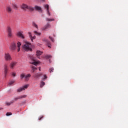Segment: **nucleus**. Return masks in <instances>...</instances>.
I'll return each mask as SVG.
<instances>
[{"label":"nucleus","instance_id":"1","mask_svg":"<svg viewBox=\"0 0 128 128\" xmlns=\"http://www.w3.org/2000/svg\"><path fill=\"white\" fill-rule=\"evenodd\" d=\"M22 48L26 52H32V44L30 42H25V44L22 46Z\"/></svg>","mask_w":128,"mask_h":128},{"label":"nucleus","instance_id":"2","mask_svg":"<svg viewBox=\"0 0 128 128\" xmlns=\"http://www.w3.org/2000/svg\"><path fill=\"white\" fill-rule=\"evenodd\" d=\"M21 8H22V10H26V8L28 10H31L32 12H33L34 10V8H32V6H30V5H27V4H24V3H23V4H22Z\"/></svg>","mask_w":128,"mask_h":128},{"label":"nucleus","instance_id":"3","mask_svg":"<svg viewBox=\"0 0 128 128\" xmlns=\"http://www.w3.org/2000/svg\"><path fill=\"white\" fill-rule=\"evenodd\" d=\"M7 32H8V36L9 38H13L14 35L12 34V30L11 26H7Z\"/></svg>","mask_w":128,"mask_h":128},{"label":"nucleus","instance_id":"4","mask_svg":"<svg viewBox=\"0 0 128 128\" xmlns=\"http://www.w3.org/2000/svg\"><path fill=\"white\" fill-rule=\"evenodd\" d=\"M4 59L6 62H10L12 60V56L9 52H6L4 56Z\"/></svg>","mask_w":128,"mask_h":128},{"label":"nucleus","instance_id":"5","mask_svg":"<svg viewBox=\"0 0 128 128\" xmlns=\"http://www.w3.org/2000/svg\"><path fill=\"white\" fill-rule=\"evenodd\" d=\"M16 48L17 46L15 42H12L10 46V50L14 52V50H16Z\"/></svg>","mask_w":128,"mask_h":128},{"label":"nucleus","instance_id":"6","mask_svg":"<svg viewBox=\"0 0 128 128\" xmlns=\"http://www.w3.org/2000/svg\"><path fill=\"white\" fill-rule=\"evenodd\" d=\"M8 70L9 68L8 64H4V74L5 78H6L7 76V74L8 73Z\"/></svg>","mask_w":128,"mask_h":128},{"label":"nucleus","instance_id":"7","mask_svg":"<svg viewBox=\"0 0 128 128\" xmlns=\"http://www.w3.org/2000/svg\"><path fill=\"white\" fill-rule=\"evenodd\" d=\"M44 8L46 10V12L49 16H50L51 14L50 12V7L48 4H44Z\"/></svg>","mask_w":128,"mask_h":128},{"label":"nucleus","instance_id":"8","mask_svg":"<svg viewBox=\"0 0 128 128\" xmlns=\"http://www.w3.org/2000/svg\"><path fill=\"white\" fill-rule=\"evenodd\" d=\"M16 36L19 38H21L22 39H24L25 38L22 32H18L16 34Z\"/></svg>","mask_w":128,"mask_h":128},{"label":"nucleus","instance_id":"9","mask_svg":"<svg viewBox=\"0 0 128 128\" xmlns=\"http://www.w3.org/2000/svg\"><path fill=\"white\" fill-rule=\"evenodd\" d=\"M6 11L8 14H12L13 12L12 9L11 8V6H7L6 8Z\"/></svg>","mask_w":128,"mask_h":128},{"label":"nucleus","instance_id":"10","mask_svg":"<svg viewBox=\"0 0 128 128\" xmlns=\"http://www.w3.org/2000/svg\"><path fill=\"white\" fill-rule=\"evenodd\" d=\"M16 64H17L16 62H12L10 64V68L12 69H14V66H16Z\"/></svg>","mask_w":128,"mask_h":128},{"label":"nucleus","instance_id":"11","mask_svg":"<svg viewBox=\"0 0 128 128\" xmlns=\"http://www.w3.org/2000/svg\"><path fill=\"white\" fill-rule=\"evenodd\" d=\"M31 77L30 74H24V80L26 82H28Z\"/></svg>","mask_w":128,"mask_h":128},{"label":"nucleus","instance_id":"12","mask_svg":"<svg viewBox=\"0 0 128 128\" xmlns=\"http://www.w3.org/2000/svg\"><path fill=\"white\" fill-rule=\"evenodd\" d=\"M42 75V73H37L34 74V77L35 78H40V76H41Z\"/></svg>","mask_w":128,"mask_h":128},{"label":"nucleus","instance_id":"13","mask_svg":"<svg viewBox=\"0 0 128 128\" xmlns=\"http://www.w3.org/2000/svg\"><path fill=\"white\" fill-rule=\"evenodd\" d=\"M43 54L42 52H41L40 50H37L36 52V56L38 58H40V56Z\"/></svg>","mask_w":128,"mask_h":128},{"label":"nucleus","instance_id":"14","mask_svg":"<svg viewBox=\"0 0 128 128\" xmlns=\"http://www.w3.org/2000/svg\"><path fill=\"white\" fill-rule=\"evenodd\" d=\"M51 28L50 24H46V26H44V28H42V30H48V28Z\"/></svg>","mask_w":128,"mask_h":128},{"label":"nucleus","instance_id":"15","mask_svg":"<svg viewBox=\"0 0 128 128\" xmlns=\"http://www.w3.org/2000/svg\"><path fill=\"white\" fill-rule=\"evenodd\" d=\"M28 34L29 37L30 38L32 42H33L34 40H36V36H32V32H28Z\"/></svg>","mask_w":128,"mask_h":128},{"label":"nucleus","instance_id":"16","mask_svg":"<svg viewBox=\"0 0 128 128\" xmlns=\"http://www.w3.org/2000/svg\"><path fill=\"white\" fill-rule=\"evenodd\" d=\"M26 96H17V98H15L14 100L16 101L18 100H20V98H26Z\"/></svg>","mask_w":128,"mask_h":128},{"label":"nucleus","instance_id":"17","mask_svg":"<svg viewBox=\"0 0 128 128\" xmlns=\"http://www.w3.org/2000/svg\"><path fill=\"white\" fill-rule=\"evenodd\" d=\"M22 46L21 42H17V46L18 48V52H20V46Z\"/></svg>","mask_w":128,"mask_h":128},{"label":"nucleus","instance_id":"18","mask_svg":"<svg viewBox=\"0 0 128 128\" xmlns=\"http://www.w3.org/2000/svg\"><path fill=\"white\" fill-rule=\"evenodd\" d=\"M32 60L34 61V62H32V64H34V66H38V64L40 62L39 60H38V62H36L33 58H32Z\"/></svg>","mask_w":128,"mask_h":128},{"label":"nucleus","instance_id":"19","mask_svg":"<svg viewBox=\"0 0 128 128\" xmlns=\"http://www.w3.org/2000/svg\"><path fill=\"white\" fill-rule=\"evenodd\" d=\"M44 40L46 42L48 48H51V44H50V42H49V40Z\"/></svg>","mask_w":128,"mask_h":128},{"label":"nucleus","instance_id":"20","mask_svg":"<svg viewBox=\"0 0 128 128\" xmlns=\"http://www.w3.org/2000/svg\"><path fill=\"white\" fill-rule=\"evenodd\" d=\"M34 9L36 10H42V8H40V6H38V5H36Z\"/></svg>","mask_w":128,"mask_h":128},{"label":"nucleus","instance_id":"21","mask_svg":"<svg viewBox=\"0 0 128 128\" xmlns=\"http://www.w3.org/2000/svg\"><path fill=\"white\" fill-rule=\"evenodd\" d=\"M32 26H34L35 28H37V29L38 28V24H36V22H33L32 23Z\"/></svg>","mask_w":128,"mask_h":128},{"label":"nucleus","instance_id":"22","mask_svg":"<svg viewBox=\"0 0 128 128\" xmlns=\"http://www.w3.org/2000/svg\"><path fill=\"white\" fill-rule=\"evenodd\" d=\"M20 78H21V80H22V78L25 79V74L23 73V74H20Z\"/></svg>","mask_w":128,"mask_h":128},{"label":"nucleus","instance_id":"23","mask_svg":"<svg viewBox=\"0 0 128 128\" xmlns=\"http://www.w3.org/2000/svg\"><path fill=\"white\" fill-rule=\"evenodd\" d=\"M15 82V80H11L10 82L8 83V86H12V84H14Z\"/></svg>","mask_w":128,"mask_h":128},{"label":"nucleus","instance_id":"24","mask_svg":"<svg viewBox=\"0 0 128 128\" xmlns=\"http://www.w3.org/2000/svg\"><path fill=\"white\" fill-rule=\"evenodd\" d=\"M24 90V88H18V90H17V92H22Z\"/></svg>","mask_w":128,"mask_h":128},{"label":"nucleus","instance_id":"25","mask_svg":"<svg viewBox=\"0 0 128 128\" xmlns=\"http://www.w3.org/2000/svg\"><path fill=\"white\" fill-rule=\"evenodd\" d=\"M13 102H14V100H11L9 102H6V104L7 106H10L12 104H13Z\"/></svg>","mask_w":128,"mask_h":128},{"label":"nucleus","instance_id":"26","mask_svg":"<svg viewBox=\"0 0 128 128\" xmlns=\"http://www.w3.org/2000/svg\"><path fill=\"white\" fill-rule=\"evenodd\" d=\"M46 84L44 82H41L40 86V88H43L44 86H45Z\"/></svg>","mask_w":128,"mask_h":128},{"label":"nucleus","instance_id":"27","mask_svg":"<svg viewBox=\"0 0 128 128\" xmlns=\"http://www.w3.org/2000/svg\"><path fill=\"white\" fill-rule=\"evenodd\" d=\"M36 70H37V68H36L35 66H32V72H34Z\"/></svg>","mask_w":128,"mask_h":128},{"label":"nucleus","instance_id":"28","mask_svg":"<svg viewBox=\"0 0 128 128\" xmlns=\"http://www.w3.org/2000/svg\"><path fill=\"white\" fill-rule=\"evenodd\" d=\"M34 34H35L36 36H40L41 34L40 32H34Z\"/></svg>","mask_w":128,"mask_h":128},{"label":"nucleus","instance_id":"29","mask_svg":"<svg viewBox=\"0 0 128 128\" xmlns=\"http://www.w3.org/2000/svg\"><path fill=\"white\" fill-rule=\"evenodd\" d=\"M49 70H50V72H53L54 70V68H50Z\"/></svg>","mask_w":128,"mask_h":128},{"label":"nucleus","instance_id":"30","mask_svg":"<svg viewBox=\"0 0 128 128\" xmlns=\"http://www.w3.org/2000/svg\"><path fill=\"white\" fill-rule=\"evenodd\" d=\"M13 8H14L15 10H17V8H18V6H17V5H16V4H13Z\"/></svg>","mask_w":128,"mask_h":128},{"label":"nucleus","instance_id":"31","mask_svg":"<svg viewBox=\"0 0 128 128\" xmlns=\"http://www.w3.org/2000/svg\"><path fill=\"white\" fill-rule=\"evenodd\" d=\"M46 20H47L48 22H53L54 20H50V18H46Z\"/></svg>","mask_w":128,"mask_h":128},{"label":"nucleus","instance_id":"32","mask_svg":"<svg viewBox=\"0 0 128 128\" xmlns=\"http://www.w3.org/2000/svg\"><path fill=\"white\" fill-rule=\"evenodd\" d=\"M28 84H26L25 86H24L23 87V88H24V90L25 88H28Z\"/></svg>","mask_w":128,"mask_h":128},{"label":"nucleus","instance_id":"33","mask_svg":"<svg viewBox=\"0 0 128 128\" xmlns=\"http://www.w3.org/2000/svg\"><path fill=\"white\" fill-rule=\"evenodd\" d=\"M49 38H50V40H52V42H54V38H53L50 36Z\"/></svg>","mask_w":128,"mask_h":128},{"label":"nucleus","instance_id":"34","mask_svg":"<svg viewBox=\"0 0 128 128\" xmlns=\"http://www.w3.org/2000/svg\"><path fill=\"white\" fill-rule=\"evenodd\" d=\"M12 114V112H6V116H11Z\"/></svg>","mask_w":128,"mask_h":128},{"label":"nucleus","instance_id":"35","mask_svg":"<svg viewBox=\"0 0 128 128\" xmlns=\"http://www.w3.org/2000/svg\"><path fill=\"white\" fill-rule=\"evenodd\" d=\"M52 58L51 56H46V58Z\"/></svg>","mask_w":128,"mask_h":128},{"label":"nucleus","instance_id":"36","mask_svg":"<svg viewBox=\"0 0 128 128\" xmlns=\"http://www.w3.org/2000/svg\"><path fill=\"white\" fill-rule=\"evenodd\" d=\"M46 78H47V76L46 74H44V78H42V80H45Z\"/></svg>","mask_w":128,"mask_h":128},{"label":"nucleus","instance_id":"37","mask_svg":"<svg viewBox=\"0 0 128 128\" xmlns=\"http://www.w3.org/2000/svg\"><path fill=\"white\" fill-rule=\"evenodd\" d=\"M12 76H16V74L15 72H12Z\"/></svg>","mask_w":128,"mask_h":128},{"label":"nucleus","instance_id":"38","mask_svg":"<svg viewBox=\"0 0 128 128\" xmlns=\"http://www.w3.org/2000/svg\"><path fill=\"white\" fill-rule=\"evenodd\" d=\"M43 118H44L43 116H40V117L38 118L39 120H42Z\"/></svg>","mask_w":128,"mask_h":128},{"label":"nucleus","instance_id":"39","mask_svg":"<svg viewBox=\"0 0 128 128\" xmlns=\"http://www.w3.org/2000/svg\"><path fill=\"white\" fill-rule=\"evenodd\" d=\"M38 70H41V68L40 67L39 68H38Z\"/></svg>","mask_w":128,"mask_h":128},{"label":"nucleus","instance_id":"40","mask_svg":"<svg viewBox=\"0 0 128 128\" xmlns=\"http://www.w3.org/2000/svg\"><path fill=\"white\" fill-rule=\"evenodd\" d=\"M2 110V108H0V110Z\"/></svg>","mask_w":128,"mask_h":128},{"label":"nucleus","instance_id":"41","mask_svg":"<svg viewBox=\"0 0 128 128\" xmlns=\"http://www.w3.org/2000/svg\"><path fill=\"white\" fill-rule=\"evenodd\" d=\"M50 62V60H49Z\"/></svg>","mask_w":128,"mask_h":128},{"label":"nucleus","instance_id":"42","mask_svg":"<svg viewBox=\"0 0 128 128\" xmlns=\"http://www.w3.org/2000/svg\"><path fill=\"white\" fill-rule=\"evenodd\" d=\"M43 0V2H44V0Z\"/></svg>","mask_w":128,"mask_h":128}]
</instances>
